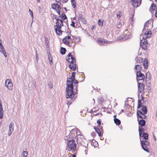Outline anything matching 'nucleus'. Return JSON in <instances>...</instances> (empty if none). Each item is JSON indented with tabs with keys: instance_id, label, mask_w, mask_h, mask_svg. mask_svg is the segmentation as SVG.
Here are the masks:
<instances>
[{
	"instance_id": "f257e3e1",
	"label": "nucleus",
	"mask_w": 157,
	"mask_h": 157,
	"mask_svg": "<svg viewBox=\"0 0 157 157\" xmlns=\"http://www.w3.org/2000/svg\"><path fill=\"white\" fill-rule=\"evenodd\" d=\"M76 138L77 142L78 144L83 145V143L87 142L86 140L82 134L79 129L75 128L71 130V129L66 128L65 131L64 139L68 140L69 138Z\"/></svg>"
},
{
	"instance_id": "f03ea898",
	"label": "nucleus",
	"mask_w": 157,
	"mask_h": 157,
	"mask_svg": "<svg viewBox=\"0 0 157 157\" xmlns=\"http://www.w3.org/2000/svg\"><path fill=\"white\" fill-rule=\"evenodd\" d=\"M75 79H73L72 78H70L67 81V87L66 89L67 94L66 96V98L67 99H71L70 101H69V100H67L68 102L67 104L68 105L71 104L74 99V97L75 94L73 91V81Z\"/></svg>"
},
{
	"instance_id": "7ed1b4c3",
	"label": "nucleus",
	"mask_w": 157,
	"mask_h": 157,
	"mask_svg": "<svg viewBox=\"0 0 157 157\" xmlns=\"http://www.w3.org/2000/svg\"><path fill=\"white\" fill-rule=\"evenodd\" d=\"M56 20L57 21L56 22V25L54 26V28L56 34L60 35L62 33V31L61 29V27L63 26V21L58 18H56Z\"/></svg>"
},
{
	"instance_id": "20e7f679",
	"label": "nucleus",
	"mask_w": 157,
	"mask_h": 157,
	"mask_svg": "<svg viewBox=\"0 0 157 157\" xmlns=\"http://www.w3.org/2000/svg\"><path fill=\"white\" fill-rule=\"evenodd\" d=\"M71 138L68 139V140H67V149L69 151H72L76 148V144L75 141L73 140H71Z\"/></svg>"
},
{
	"instance_id": "39448f33",
	"label": "nucleus",
	"mask_w": 157,
	"mask_h": 157,
	"mask_svg": "<svg viewBox=\"0 0 157 157\" xmlns=\"http://www.w3.org/2000/svg\"><path fill=\"white\" fill-rule=\"evenodd\" d=\"M139 134L140 137H143L145 140H147L148 139V135L147 133L144 132V129L141 127L139 128Z\"/></svg>"
},
{
	"instance_id": "423d86ee",
	"label": "nucleus",
	"mask_w": 157,
	"mask_h": 157,
	"mask_svg": "<svg viewBox=\"0 0 157 157\" xmlns=\"http://www.w3.org/2000/svg\"><path fill=\"white\" fill-rule=\"evenodd\" d=\"M141 144L142 148L145 151L148 152V148L149 146V143L146 140H141Z\"/></svg>"
},
{
	"instance_id": "0eeeda50",
	"label": "nucleus",
	"mask_w": 157,
	"mask_h": 157,
	"mask_svg": "<svg viewBox=\"0 0 157 157\" xmlns=\"http://www.w3.org/2000/svg\"><path fill=\"white\" fill-rule=\"evenodd\" d=\"M136 79L137 81H144V79L145 76L144 74L142 73L140 71H136Z\"/></svg>"
},
{
	"instance_id": "6e6552de",
	"label": "nucleus",
	"mask_w": 157,
	"mask_h": 157,
	"mask_svg": "<svg viewBox=\"0 0 157 157\" xmlns=\"http://www.w3.org/2000/svg\"><path fill=\"white\" fill-rule=\"evenodd\" d=\"M66 59L68 62L70 63H75V59L72 57L70 53H69L67 56H66Z\"/></svg>"
},
{
	"instance_id": "1a4fd4ad",
	"label": "nucleus",
	"mask_w": 157,
	"mask_h": 157,
	"mask_svg": "<svg viewBox=\"0 0 157 157\" xmlns=\"http://www.w3.org/2000/svg\"><path fill=\"white\" fill-rule=\"evenodd\" d=\"M63 41L65 44L68 45L72 41V39L70 36H66L63 39Z\"/></svg>"
},
{
	"instance_id": "9d476101",
	"label": "nucleus",
	"mask_w": 157,
	"mask_h": 157,
	"mask_svg": "<svg viewBox=\"0 0 157 157\" xmlns=\"http://www.w3.org/2000/svg\"><path fill=\"white\" fill-rule=\"evenodd\" d=\"M132 5L134 7H137L140 5L141 0H131Z\"/></svg>"
},
{
	"instance_id": "9b49d317",
	"label": "nucleus",
	"mask_w": 157,
	"mask_h": 157,
	"mask_svg": "<svg viewBox=\"0 0 157 157\" xmlns=\"http://www.w3.org/2000/svg\"><path fill=\"white\" fill-rule=\"evenodd\" d=\"M137 116L141 119H145L147 117L146 116L144 115V113H143L140 110L137 111Z\"/></svg>"
},
{
	"instance_id": "f8f14e48",
	"label": "nucleus",
	"mask_w": 157,
	"mask_h": 157,
	"mask_svg": "<svg viewBox=\"0 0 157 157\" xmlns=\"http://www.w3.org/2000/svg\"><path fill=\"white\" fill-rule=\"evenodd\" d=\"M109 42V41H106L104 39L101 38H100L98 40V43L100 45H105V44H107Z\"/></svg>"
},
{
	"instance_id": "ddd939ff",
	"label": "nucleus",
	"mask_w": 157,
	"mask_h": 157,
	"mask_svg": "<svg viewBox=\"0 0 157 157\" xmlns=\"http://www.w3.org/2000/svg\"><path fill=\"white\" fill-rule=\"evenodd\" d=\"M52 8L54 10H61L60 6L58 4L54 3L52 5Z\"/></svg>"
},
{
	"instance_id": "4468645a",
	"label": "nucleus",
	"mask_w": 157,
	"mask_h": 157,
	"mask_svg": "<svg viewBox=\"0 0 157 157\" xmlns=\"http://www.w3.org/2000/svg\"><path fill=\"white\" fill-rule=\"evenodd\" d=\"M94 129L95 130L96 132L98 134V136H102L101 132L102 131V128H99L98 127H94Z\"/></svg>"
},
{
	"instance_id": "2eb2a0df",
	"label": "nucleus",
	"mask_w": 157,
	"mask_h": 157,
	"mask_svg": "<svg viewBox=\"0 0 157 157\" xmlns=\"http://www.w3.org/2000/svg\"><path fill=\"white\" fill-rule=\"evenodd\" d=\"M138 86L139 91L140 93L141 92L144 90V85L142 83H138Z\"/></svg>"
},
{
	"instance_id": "dca6fc26",
	"label": "nucleus",
	"mask_w": 157,
	"mask_h": 157,
	"mask_svg": "<svg viewBox=\"0 0 157 157\" xmlns=\"http://www.w3.org/2000/svg\"><path fill=\"white\" fill-rule=\"evenodd\" d=\"M78 19L80 21H81L83 24H86V21L85 18L82 16V15L81 14H78Z\"/></svg>"
},
{
	"instance_id": "f3484780",
	"label": "nucleus",
	"mask_w": 157,
	"mask_h": 157,
	"mask_svg": "<svg viewBox=\"0 0 157 157\" xmlns=\"http://www.w3.org/2000/svg\"><path fill=\"white\" fill-rule=\"evenodd\" d=\"M0 52L1 53L3 54L5 57H6L7 55L6 52V50L3 45H1L0 46Z\"/></svg>"
},
{
	"instance_id": "a211bd4d",
	"label": "nucleus",
	"mask_w": 157,
	"mask_h": 157,
	"mask_svg": "<svg viewBox=\"0 0 157 157\" xmlns=\"http://www.w3.org/2000/svg\"><path fill=\"white\" fill-rule=\"evenodd\" d=\"M138 121L139 124L141 126H144L145 125L146 122L143 119H141L139 120V118L138 117Z\"/></svg>"
},
{
	"instance_id": "6ab92c4d",
	"label": "nucleus",
	"mask_w": 157,
	"mask_h": 157,
	"mask_svg": "<svg viewBox=\"0 0 157 157\" xmlns=\"http://www.w3.org/2000/svg\"><path fill=\"white\" fill-rule=\"evenodd\" d=\"M4 111L1 102H0V119H2L3 117Z\"/></svg>"
},
{
	"instance_id": "aec40b11",
	"label": "nucleus",
	"mask_w": 157,
	"mask_h": 157,
	"mask_svg": "<svg viewBox=\"0 0 157 157\" xmlns=\"http://www.w3.org/2000/svg\"><path fill=\"white\" fill-rule=\"evenodd\" d=\"M143 65L145 68H147L148 67V62L147 59L145 58L144 60L142 61Z\"/></svg>"
},
{
	"instance_id": "412c9836",
	"label": "nucleus",
	"mask_w": 157,
	"mask_h": 157,
	"mask_svg": "<svg viewBox=\"0 0 157 157\" xmlns=\"http://www.w3.org/2000/svg\"><path fill=\"white\" fill-rule=\"evenodd\" d=\"M69 67L71 70L73 71H75L76 70L75 62L71 63L69 65Z\"/></svg>"
},
{
	"instance_id": "4be33fe9",
	"label": "nucleus",
	"mask_w": 157,
	"mask_h": 157,
	"mask_svg": "<svg viewBox=\"0 0 157 157\" xmlns=\"http://www.w3.org/2000/svg\"><path fill=\"white\" fill-rule=\"evenodd\" d=\"M142 67L141 64L136 65L134 67V69L137 70V71H140Z\"/></svg>"
},
{
	"instance_id": "5701e85b",
	"label": "nucleus",
	"mask_w": 157,
	"mask_h": 157,
	"mask_svg": "<svg viewBox=\"0 0 157 157\" xmlns=\"http://www.w3.org/2000/svg\"><path fill=\"white\" fill-rule=\"evenodd\" d=\"M144 34L146 36V38H149L151 36V31H146L145 33Z\"/></svg>"
},
{
	"instance_id": "b1692460",
	"label": "nucleus",
	"mask_w": 157,
	"mask_h": 157,
	"mask_svg": "<svg viewBox=\"0 0 157 157\" xmlns=\"http://www.w3.org/2000/svg\"><path fill=\"white\" fill-rule=\"evenodd\" d=\"M143 59L140 57H137L135 59V61L137 63H140L142 62Z\"/></svg>"
},
{
	"instance_id": "393cba45",
	"label": "nucleus",
	"mask_w": 157,
	"mask_h": 157,
	"mask_svg": "<svg viewBox=\"0 0 157 157\" xmlns=\"http://www.w3.org/2000/svg\"><path fill=\"white\" fill-rule=\"evenodd\" d=\"M6 86L9 90H12L13 89V86L12 83H9V84L6 85Z\"/></svg>"
},
{
	"instance_id": "a878e982",
	"label": "nucleus",
	"mask_w": 157,
	"mask_h": 157,
	"mask_svg": "<svg viewBox=\"0 0 157 157\" xmlns=\"http://www.w3.org/2000/svg\"><path fill=\"white\" fill-rule=\"evenodd\" d=\"M115 123L117 125H120L121 124V121L117 118H115L114 119Z\"/></svg>"
},
{
	"instance_id": "bb28decb",
	"label": "nucleus",
	"mask_w": 157,
	"mask_h": 157,
	"mask_svg": "<svg viewBox=\"0 0 157 157\" xmlns=\"http://www.w3.org/2000/svg\"><path fill=\"white\" fill-rule=\"evenodd\" d=\"M141 110L142 112H144V114H146L147 113V110L146 107L143 106Z\"/></svg>"
},
{
	"instance_id": "cd10ccee",
	"label": "nucleus",
	"mask_w": 157,
	"mask_h": 157,
	"mask_svg": "<svg viewBox=\"0 0 157 157\" xmlns=\"http://www.w3.org/2000/svg\"><path fill=\"white\" fill-rule=\"evenodd\" d=\"M66 51V49L65 48L61 47L60 50V53L62 55H64Z\"/></svg>"
},
{
	"instance_id": "c85d7f7f",
	"label": "nucleus",
	"mask_w": 157,
	"mask_h": 157,
	"mask_svg": "<svg viewBox=\"0 0 157 157\" xmlns=\"http://www.w3.org/2000/svg\"><path fill=\"white\" fill-rule=\"evenodd\" d=\"M28 155V152L26 151H24L22 152L21 157H27Z\"/></svg>"
},
{
	"instance_id": "c756f323",
	"label": "nucleus",
	"mask_w": 157,
	"mask_h": 157,
	"mask_svg": "<svg viewBox=\"0 0 157 157\" xmlns=\"http://www.w3.org/2000/svg\"><path fill=\"white\" fill-rule=\"evenodd\" d=\"M13 126H14V124L12 123L11 122L9 126V130H13Z\"/></svg>"
},
{
	"instance_id": "7c9ffc66",
	"label": "nucleus",
	"mask_w": 157,
	"mask_h": 157,
	"mask_svg": "<svg viewBox=\"0 0 157 157\" xmlns=\"http://www.w3.org/2000/svg\"><path fill=\"white\" fill-rule=\"evenodd\" d=\"M146 44H140V46L142 48L145 50L147 48V46L146 45Z\"/></svg>"
},
{
	"instance_id": "2f4dec72",
	"label": "nucleus",
	"mask_w": 157,
	"mask_h": 157,
	"mask_svg": "<svg viewBox=\"0 0 157 157\" xmlns=\"http://www.w3.org/2000/svg\"><path fill=\"white\" fill-rule=\"evenodd\" d=\"M45 44L47 46V47H49V41L48 40V39L46 37L45 38Z\"/></svg>"
},
{
	"instance_id": "473e14b6",
	"label": "nucleus",
	"mask_w": 157,
	"mask_h": 157,
	"mask_svg": "<svg viewBox=\"0 0 157 157\" xmlns=\"http://www.w3.org/2000/svg\"><path fill=\"white\" fill-rule=\"evenodd\" d=\"M71 3L72 6L74 8H75L76 7V5L75 0H71Z\"/></svg>"
},
{
	"instance_id": "72a5a7b5",
	"label": "nucleus",
	"mask_w": 157,
	"mask_h": 157,
	"mask_svg": "<svg viewBox=\"0 0 157 157\" xmlns=\"http://www.w3.org/2000/svg\"><path fill=\"white\" fill-rule=\"evenodd\" d=\"M61 17L63 20H65L67 18L66 15L64 13H62L61 14Z\"/></svg>"
},
{
	"instance_id": "f704fd0d",
	"label": "nucleus",
	"mask_w": 157,
	"mask_h": 157,
	"mask_svg": "<svg viewBox=\"0 0 157 157\" xmlns=\"http://www.w3.org/2000/svg\"><path fill=\"white\" fill-rule=\"evenodd\" d=\"M149 21H148L144 24V29H146V28L148 27V25H149Z\"/></svg>"
},
{
	"instance_id": "c9c22d12",
	"label": "nucleus",
	"mask_w": 157,
	"mask_h": 157,
	"mask_svg": "<svg viewBox=\"0 0 157 157\" xmlns=\"http://www.w3.org/2000/svg\"><path fill=\"white\" fill-rule=\"evenodd\" d=\"M151 75L150 73L149 72H147L146 75V78H148V79L150 78Z\"/></svg>"
},
{
	"instance_id": "e433bc0d",
	"label": "nucleus",
	"mask_w": 157,
	"mask_h": 157,
	"mask_svg": "<svg viewBox=\"0 0 157 157\" xmlns=\"http://www.w3.org/2000/svg\"><path fill=\"white\" fill-rule=\"evenodd\" d=\"M152 10H154L156 9V6L155 5V4L153 3H152L151 6Z\"/></svg>"
},
{
	"instance_id": "4c0bfd02",
	"label": "nucleus",
	"mask_w": 157,
	"mask_h": 157,
	"mask_svg": "<svg viewBox=\"0 0 157 157\" xmlns=\"http://www.w3.org/2000/svg\"><path fill=\"white\" fill-rule=\"evenodd\" d=\"M140 44H147V41L146 40L144 39L143 40H141Z\"/></svg>"
},
{
	"instance_id": "58836bf2",
	"label": "nucleus",
	"mask_w": 157,
	"mask_h": 157,
	"mask_svg": "<svg viewBox=\"0 0 157 157\" xmlns=\"http://www.w3.org/2000/svg\"><path fill=\"white\" fill-rule=\"evenodd\" d=\"M11 81L10 79H8L6 80V82H5V86L6 85L9 84V83H11Z\"/></svg>"
},
{
	"instance_id": "ea45409f",
	"label": "nucleus",
	"mask_w": 157,
	"mask_h": 157,
	"mask_svg": "<svg viewBox=\"0 0 157 157\" xmlns=\"http://www.w3.org/2000/svg\"><path fill=\"white\" fill-rule=\"evenodd\" d=\"M134 11H132V12H131V15H132V17H131V20L132 21V22H133L134 20V18H133V16H134Z\"/></svg>"
},
{
	"instance_id": "a19ab883",
	"label": "nucleus",
	"mask_w": 157,
	"mask_h": 157,
	"mask_svg": "<svg viewBox=\"0 0 157 157\" xmlns=\"http://www.w3.org/2000/svg\"><path fill=\"white\" fill-rule=\"evenodd\" d=\"M138 104L137 108H139L141 106L142 103H141V101L140 100H138Z\"/></svg>"
},
{
	"instance_id": "79ce46f5",
	"label": "nucleus",
	"mask_w": 157,
	"mask_h": 157,
	"mask_svg": "<svg viewBox=\"0 0 157 157\" xmlns=\"http://www.w3.org/2000/svg\"><path fill=\"white\" fill-rule=\"evenodd\" d=\"M29 13L30 16L32 17V19H33V13L32 11L30 9H29Z\"/></svg>"
},
{
	"instance_id": "37998d69",
	"label": "nucleus",
	"mask_w": 157,
	"mask_h": 157,
	"mask_svg": "<svg viewBox=\"0 0 157 157\" xmlns=\"http://www.w3.org/2000/svg\"><path fill=\"white\" fill-rule=\"evenodd\" d=\"M98 24L100 26H102L103 25V21H101V19H99L98 22Z\"/></svg>"
},
{
	"instance_id": "c03bdc74",
	"label": "nucleus",
	"mask_w": 157,
	"mask_h": 157,
	"mask_svg": "<svg viewBox=\"0 0 157 157\" xmlns=\"http://www.w3.org/2000/svg\"><path fill=\"white\" fill-rule=\"evenodd\" d=\"M52 59V57L51 56H48V59L49 60L50 63L51 65H52L53 63Z\"/></svg>"
},
{
	"instance_id": "a18cd8bd",
	"label": "nucleus",
	"mask_w": 157,
	"mask_h": 157,
	"mask_svg": "<svg viewBox=\"0 0 157 157\" xmlns=\"http://www.w3.org/2000/svg\"><path fill=\"white\" fill-rule=\"evenodd\" d=\"M121 22H119L117 25V28H119L121 27Z\"/></svg>"
},
{
	"instance_id": "49530a36",
	"label": "nucleus",
	"mask_w": 157,
	"mask_h": 157,
	"mask_svg": "<svg viewBox=\"0 0 157 157\" xmlns=\"http://www.w3.org/2000/svg\"><path fill=\"white\" fill-rule=\"evenodd\" d=\"M75 72H73L72 73L71 78L74 79H75Z\"/></svg>"
},
{
	"instance_id": "de8ad7c7",
	"label": "nucleus",
	"mask_w": 157,
	"mask_h": 157,
	"mask_svg": "<svg viewBox=\"0 0 157 157\" xmlns=\"http://www.w3.org/2000/svg\"><path fill=\"white\" fill-rule=\"evenodd\" d=\"M121 15V13L119 12L117 13V17L119 19Z\"/></svg>"
},
{
	"instance_id": "09e8293b",
	"label": "nucleus",
	"mask_w": 157,
	"mask_h": 157,
	"mask_svg": "<svg viewBox=\"0 0 157 157\" xmlns=\"http://www.w3.org/2000/svg\"><path fill=\"white\" fill-rule=\"evenodd\" d=\"M48 85L50 88L51 89L52 88L53 86L51 82H49L48 83Z\"/></svg>"
},
{
	"instance_id": "8fccbe9b",
	"label": "nucleus",
	"mask_w": 157,
	"mask_h": 157,
	"mask_svg": "<svg viewBox=\"0 0 157 157\" xmlns=\"http://www.w3.org/2000/svg\"><path fill=\"white\" fill-rule=\"evenodd\" d=\"M13 130H9V131L8 133V135L9 136H10L12 132H13Z\"/></svg>"
},
{
	"instance_id": "3c124183",
	"label": "nucleus",
	"mask_w": 157,
	"mask_h": 157,
	"mask_svg": "<svg viewBox=\"0 0 157 157\" xmlns=\"http://www.w3.org/2000/svg\"><path fill=\"white\" fill-rule=\"evenodd\" d=\"M97 123L98 124V127H100V125H101V122L99 120H98L97 121Z\"/></svg>"
},
{
	"instance_id": "603ef678",
	"label": "nucleus",
	"mask_w": 157,
	"mask_h": 157,
	"mask_svg": "<svg viewBox=\"0 0 157 157\" xmlns=\"http://www.w3.org/2000/svg\"><path fill=\"white\" fill-rule=\"evenodd\" d=\"M75 22L72 21V23L71 24V25L74 27H75Z\"/></svg>"
},
{
	"instance_id": "864d4df0",
	"label": "nucleus",
	"mask_w": 157,
	"mask_h": 157,
	"mask_svg": "<svg viewBox=\"0 0 157 157\" xmlns=\"http://www.w3.org/2000/svg\"><path fill=\"white\" fill-rule=\"evenodd\" d=\"M74 81V82L73 81V83L74 82L75 84H76L78 83V81L75 79Z\"/></svg>"
},
{
	"instance_id": "5fc2aeb1",
	"label": "nucleus",
	"mask_w": 157,
	"mask_h": 157,
	"mask_svg": "<svg viewBox=\"0 0 157 157\" xmlns=\"http://www.w3.org/2000/svg\"><path fill=\"white\" fill-rule=\"evenodd\" d=\"M61 10H57V12L58 13V14L59 15H60V11Z\"/></svg>"
},
{
	"instance_id": "6e6d98bb",
	"label": "nucleus",
	"mask_w": 157,
	"mask_h": 157,
	"mask_svg": "<svg viewBox=\"0 0 157 157\" xmlns=\"http://www.w3.org/2000/svg\"><path fill=\"white\" fill-rule=\"evenodd\" d=\"M1 45H3L2 44V41L0 39V46H1Z\"/></svg>"
},
{
	"instance_id": "4d7b16f0",
	"label": "nucleus",
	"mask_w": 157,
	"mask_h": 157,
	"mask_svg": "<svg viewBox=\"0 0 157 157\" xmlns=\"http://www.w3.org/2000/svg\"><path fill=\"white\" fill-rule=\"evenodd\" d=\"M63 2H64V3H65L66 2H67V1H68V0H63Z\"/></svg>"
},
{
	"instance_id": "13d9d810",
	"label": "nucleus",
	"mask_w": 157,
	"mask_h": 157,
	"mask_svg": "<svg viewBox=\"0 0 157 157\" xmlns=\"http://www.w3.org/2000/svg\"><path fill=\"white\" fill-rule=\"evenodd\" d=\"M155 16L157 17V10L156 11V12L155 14Z\"/></svg>"
},
{
	"instance_id": "bf43d9fd",
	"label": "nucleus",
	"mask_w": 157,
	"mask_h": 157,
	"mask_svg": "<svg viewBox=\"0 0 157 157\" xmlns=\"http://www.w3.org/2000/svg\"><path fill=\"white\" fill-rule=\"evenodd\" d=\"M38 55L36 54V59H37V61H38Z\"/></svg>"
},
{
	"instance_id": "052dcab7",
	"label": "nucleus",
	"mask_w": 157,
	"mask_h": 157,
	"mask_svg": "<svg viewBox=\"0 0 157 157\" xmlns=\"http://www.w3.org/2000/svg\"><path fill=\"white\" fill-rule=\"evenodd\" d=\"M124 38L122 37H120V38H119V40H123Z\"/></svg>"
},
{
	"instance_id": "680f3d73",
	"label": "nucleus",
	"mask_w": 157,
	"mask_h": 157,
	"mask_svg": "<svg viewBox=\"0 0 157 157\" xmlns=\"http://www.w3.org/2000/svg\"><path fill=\"white\" fill-rule=\"evenodd\" d=\"M97 127H98L99 128H101L102 129V127L101 126V125H100V127H99V126L98 127V125Z\"/></svg>"
},
{
	"instance_id": "e2e57ef3",
	"label": "nucleus",
	"mask_w": 157,
	"mask_h": 157,
	"mask_svg": "<svg viewBox=\"0 0 157 157\" xmlns=\"http://www.w3.org/2000/svg\"><path fill=\"white\" fill-rule=\"evenodd\" d=\"M72 157H76V155H72Z\"/></svg>"
},
{
	"instance_id": "0e129e2a",
	"label": "nucleus",
	"mask_w": 157,
	"mask_h": 157,
	"mask_svg": "<svg viewBox=\"0 0 157 157\" xmlns=\"http://www.w3.org/2000/svg\"><path fill=\"white\" fill-rule=\"evenodd\" d=\"M156 116L157 118V111H156Z\"/></svg>"
},
{
	"instance_id": "69168bd1",
	"label": "nucleus",
	"mask_w": 157,
	"mask_h": 157,
	"mask_svg": "<svg viewBox=\"0 0 157 157\" xmlns=\"http://www.w3.org/2000/svg\"><path fill=\"white\" fill-rule=\"evenodd\" d=\"M116 115H114V116H113V117L115 118H116Z\"/></svg>"
},
{
	"instance_id": "338daca9",
	"label": "nucleus",
	"mask_w": 157,
	"mask_h": 157,
	"mask_svg": "<svg viewBox=\"0 0 157 157\" xmlns=\"http://www.w3.org/2000/svg\"><path fill=\"white\" fill-rule=\"evenodd\" d=\"M154 136V137L155 140H156V139L155 137V136Z\"/></svg>"
},
{
	"instance_id": "774afa93",
	"label": "nucleus",
	"mask_w": 157,
	"mask_h": 157,
	"mask_svg": "<svg viewBox=\"0 0 157 157\" xmlns=\"http://www.w3.org/2000/svg\"><path fill=\"white\" fill-rule=\"evenodd\" d=\"M37 2H39L40 0H37Z\"/></svg>"
}]
</instances>
